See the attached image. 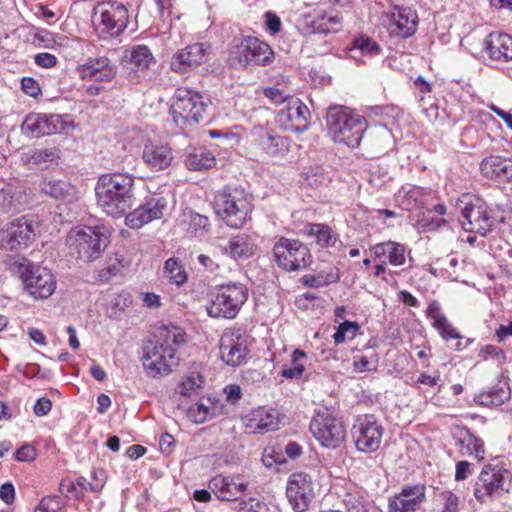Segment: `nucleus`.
<instances>
[{"label":"nucleus","instance_id":"3c124183","mask_svg":"<svg viewBox=\"0 0 512 512\" xmlns=\"http://www.w3.org/2000/svg\"><path fill=\"white\" fill-rule=\"evenodd\" d=\"M379 359L376 354L370 356L356 355L353 358L354 369L358 372L375 371L378 367Z\"/></svg>","mask_w":512,"mask_h":512},{"label":"nucleus","instance_id":"412c9836","mask_svg":"<svg viewBox=\"0 0 512 512\" xmlns=\"http://www.w3.org/2000/svg\"><path fill=\"white\" fill-rule=\"evenodd\" d=\"M387 17L389 20L387 29L391 35L408 38L416 33L419 17L415 9L395 6Z\"/></svg>","mask_w":512,"mask_h":512},{"label":"nucleus","instance_id":"4be33fe9","mask_svg":"<svg viewBox=\"0 0 512 512\" xmlns=\"http://www.w3.org/2000/svg\"><path fill=\"white\" fill-rule=\"evenodd\" d=\"M220 357L228 366L242 365L247 356V347L242 335L237 332H225L219 344Z\"/></svg>","mask_w":512,"mask_h":512},{"label":"nucleus","instance_id":"de8ad7c7","mask_svg":"<svg viewBox=\"0 0 512 512\" xmlns=\"http://www.w3.org/2000/svg\"><path fill=\"white\" fill-rule=\"evenodd\" d=\"M381 51L380 46L371 38L359 37L354 40L353 47L351 49V56L355 58L357 52L363 55H378Z\"/></svg>","mask_w":512,"mask_h":512},{"label":"nucleus","instance_id":"c756f323","mask_svg":"<svg viewBox=\"0 0 512 512\" xmlns=\"http://www.w3.org/2000/svg\"><path fill=\"white\" fill-rule=\"evenodd\" d=\"M342 16L333 10L318 11L314 18L306 16L304 27L310 33H331L338 32L342 28Z\"/></svg>","mask_w":512,"mask_h":512},{"label":"nucleus","instance_id":"aec40b11","mask_svg":"<svg viewBox=\"0 0 512 512\" xmlns=\"http://www.w3.org/2000/svg\"><path fill=\"white\" fill-rule=\"evenodd\" d=\"M76 72L85 81L110 82L117 75V66L107 56L89 57Z\"/></svg>","mask_w":512,"mask_h":512},{"label":"nucleus","instance_id":"cd10ccee","mask_svg":"<svg viewBox=\"0 0 512 512\" xmlns=\"http://www.w3.org/2000/svg\"><path fill=\"white\" fill-rule=\"evenodd\" d=\"M207 48L202 43L188 45L179 50L171 59L170 67L177 73H184L206 61Z\"/></svg>","mask_w":512,"mask_h":512},{"label":"nucleus","instance_id":"5701e85b","mask_svg":"<svg viewBox=\"0 0 512 512\" xmlns=\"http://www.w3.org/2000/svg\"><path fill=\"white\" fill-rule=\"evenodd\" d=\"M425 486H404L401 491L389 498V512H415L425 500Z\"/></svg>","mask_w":512,"mask_h":512},{"label":"nucleus","instance_id":"e433bc0d","mask_svg":"<svg viewBox=\"0 0 512 512\" xmlns=\"http://www.w3.org/2000/svg\"><path fill=\"white\" fill-rule=\"evenodd\" d=\"M461 506L460 497L451 490H436L427 512H459Z\"/></svg>","mask_w":512,"mask_h":512},{"label":"nucleus","instance_id":"f704fd0d","mask_svg":"<svg viewBox=\"0 0 512 512\" xmlns=\"http://www.w3.org/2000/svg\"><path fill=\"white\" fill-rule=\"evenodd\" d=\"M459 452L464 457H473L477 461L485 459V448L483 441L472 434L469 430L464 429L460 432V436L456 441Z\"/></svg>","mask_w":512,"mask_h":512},{"label":"nucleus","instance_id":"393cba45","mask_svg":"<svg viewBox=\"0 0 512 512\" xmlns=\"http://www.w3.org/2000/svg\"><path fill=\"white\" fill-rule=\"evenodd\" d=\"M172 148L165 143L148 141L142 151L144 164L154 172L167 169L173 162Z\"/></svg>","mask_w":512,"mask_h":512},{"label":"nucleus","instance_id":"a211bd4d","mask_svg":"<svg viewBox=\"0 0 512 512\" xmlns=\"http://www.w3.org/2000/svg\"><path fill=\"white\" fill-rule=\"evenodd\" d=\"M167 209V200L163 196L152 195L139 207L126 214L125 224L131 229H139L145 224L160 219Z\"/></svg>","mask_w":512,"mask_h":512},{"label":"nucleus","instance_id":"ea45409f","mask_svg":"<svg viewBox=\"0 0 512 512\" xmlns=\"http://www.w3.org/2000/svg\"><path fill=\"white\" fill-rule=\"evenodd\" d=\"M259 146L272 156L280 155L287 150L286 139L271 132L261 131L258 137Z\"/></svg>","mask_w":512,"mask_h":512},{"label":"nucleus","instance_id":"423d86ee","mask_svg":"<svg viewBox=\"0 0 512 512\" xmlns=\"http://www.w3.org/2000/svg\"><path fill=\"white\" fill-rule=\"evenodd\" d=\"M274 52L270 46L256 37L247 36L234 39L228 56V63L235 69L255 64L266 66L272 63Z\"/></svg>","mask_w":512,"mask_h":512},{"label":"nucleus","instance_id":"9b49d317","mask_svg":"<svg viewBox=\"0 0 512 512\" xmlns=\"http://www.w3.org/2000/svg\"><path fill=\"white\" fill-rule=\"evenodd\" d=\"M510 472L498 465L487 464L482 468L474 487V495L481 503L498 499L511 487Z\"/></svg>","mask_w":512,"mask_h":512},{"label":"nucleus","instance_id":"603ef678","mask_svg":"<svg viewBox=\"0 0 512 512\" xmlns=\"http://www.w3.org/2000/svg\"><path fill=\"white\" fill-rule=\"evenodd\" d=\"M204 380L200 374H192L186 377L178 387L182 396H191L196 393L202 386Z\"/></svg>","mask_w":512,"mask_h":512},{"label":"nucleus","instance_id":"4c0bfd02","mask_svg":"<svg viewBox=\"0 0 512 512\" xmlns=\"http://www.w3.org/2000/svg\"><path fill=\"white\" fill-rule=\"evenodd\" d=\"M185 165L192 171L207 170L216 165V158L204 147L192 148L186 155Z\"/></svg>","mask_w":512,"mask_h":512},{"label":"nucleus","instance_id":"b1692460","mask_svg":"<svg viewBox=\"0 0 512 512\" xmlns=\"http://www.w3.org/2000/svg\"><path fill=\"white\" fill-rule=\"evenodd\" d=\"M211 492L221 501H234L247 489L240 475H217L208 484Z\"/></svg>","mask_w":512,"mask_h":512},{"label":"nucleus","instance_id":"6ab92c4d","mask_svg":"<svg viewBox=\"0 0 512 512\" xmlns=\"http://www.w3.org/2000/svg\"><path fill=\"white\" fill-rule=\"evenodd\" d=\"M65 128V122L57 114L29 113L24 118L21 131L28 137H40L59 133Z\"/></svg>","mask_w":512,"mask_h":512},{"label":"nucleus","instance_id":"ddd939ff","mask_svg":"<svg viewBox=\"0 0 512 512\" xmlns=\"http://www.w3.org/2000/svg\"><path fill=\"white\" fill-rule=\"evenodd\" d=\"M36 227L30 216L11 220L0 230V248L13 251L28 247L35 239Z\"/></svg>","mask_w":512,"mask_h":512},{"label":"nucleus","instance_id":"1a4fd4ad","mask_svg":"<svg viewBox=\"0 0 512 512\" xmlns=\"http://www.w3.org/2000/svg\"><path fill=\"white\" fill-rule=\"evenodd\" d=\"M207 107V103L199 92L180 87L175 92L170 115L175 125L184 128L202 121Z\"/></svg>","mask_w":512,"mask_h":512},{"label":"nucleus","instance_id":"0e129e2a","mask_svg":"<svg viewBox=\"0 0 512 512\" xmlns=\"http://www.w3.org/2000/svg\"><path fill=\"white\" fill-rule=\"evenodd\" d=\"M34 61L40 67L52 68L56 65L57 58L55 55L51 53L44 52L36 54L34 57Z\"/></svg>","mask_w":512,"mask_h":512},{"label":"nucleus","instance_id":"39448f33","mask_svg":"<svg viewBox=\"0 0 512 512\" xmlns=\"http://www.w3.org/2000/svg\"><path fill=\"white\" fill-rule=\"evenodd\" d=\"M214 210L227 226L238 229L246 223L252 205L243 191L223 189L214 197Z\"/></svg>","mask_w":512,"mask_h":512},{"label":"nucleus","instance_id":"09e8293b","mask_svg":"<svg viewBox=\"0 0 512 512\" xmlns=\"http://www.w3.org/2000/svg\"><path fill=\"white\" fill-rule=\"evenodd\" d=\"M359 325L356 322L344 321L339 324L336 332L333 334L335 344H342L347 340H352L356 337Z\"/></svg>","mask_w":512,"mask_h":512},{"label":"nucleus","instance_id":"7ed1b4c3","mask_svg":"<svg viewBox=\"0 0 512 512\" xmlns=\"http://www.w3.org/2000/svg\"><path fill=\"white\" fill-rule=\"evenodd\" d=\"M328 134L335 143L357 147L367 128L366 119L345 106L330 107L327 111Z\"/></svg>","mask_w":512,"mask_h":512},{"label":"nucleus","instance_id":"20e7f679","mask_svg":"<svg viewBox=\"0 0 512 512\" xmlns=\"http://www.w3.org/2000/svg\"><path fill=\"white\" fill-rule=\"evenodd\" d=\"M12 266L21 278L24 290L33 299H47L54 293L56 280L48 268L34 264L26 258L16 259Z\"/></svg>","mask_w":512,"mask_h":512},{"label":"nucleus","instance_id":"5fc2aeb1","mask_svg":"<svg viewBox=\"0 0 512 512\" xmlns=\"http://www.w3.org/2000/svg\"><path fill=\"white\" fill-rule=\"evenodd\" d=\"M432 326L439 332L441 337L445 341L451 339H461L460 333L453 327V325L447 320V318H438L436 323H432Z\"/></svg>","mask_w":512,"mask_h":512},{"label":"nucleus","instance_id":"13d9d810","mask_svg":"<svg viewBox=\"0 0 512 512\" xmlns=\"http://www.w3.org/2000/svg\"><path fill=\"white\" fill-rule=\"evenodd\" d=\"M264 95L274 104L288 102L291 98L287 91L277 87H267L264 89Z\"/></svg>","mask_w":512,"mask_h":512},{"label":"nucleus","instance_id":"49530a36","mask_svg":"<svg viewBox=\"0 0 512 512\" xmlns=\"http://www.w3.org/2000/svg\"><path fill=\"white\" fill-rule=\"evenodd\" d=\"M21 198V193L8 185L0 190V207L6 212L16 209L21 204Z\"/></svg>","mask_w":512,"mask_h":512},{"label":"nucleus","instance_id":"a878e982","mask_svg":"<svg viewBox=\"0 0 512 512\" xmlns=\"http://www.w3.org/2000/svg\"><path fill=\"white\" fill-rule=\"evenodd\" d=\"M279 118L287 122V129L303 132L309 127L311 113L300 99L290 98L286 108L279 112Z\"/></svg>","mask_w":512,"mask_h":512},{"label":"nucleus","instance_id":"37998d69","mask_svg":"<svg viewBox=\"0 0 512 512\" xmlns=\"http://www.w3.org/2000/svg\"><path fill=\"white\" fill-rule=\"evenodd\" d=\"M308 235L316 239V242L323 247H330L336 243V235L332 229L325 224H309Z\"/></svg>","mask_w":512,"mask_h":512},{"label":"nucleus","instance_id":"052dcab7","mask_svg":"<svg viewBox=\"0 0 512 512\" xmlns=\"http://www.w3.org/2000/svg\"><path fill=\"white\" fill-rule=\"evenodd\" d=\"M92 482H90L89 490L93 492L100 491L106 483V473L102 469H95L92 471Z\"/></svg>","mask_w":512,"mask_h":512},{"label":"nucleus","instance_id":"a18cd8bd","mask_svg":"<svg viewBox=\"0 0 512 512\" xmlns=\"http://www.w3.org/2000/svg\"><path fill=\"white\" fill-rule=\"evenodd\" d=\"M344 504L348 512H375L372 503L361 492L348 493Z\"/></svg>","mask_w":512,"mask_h":512},{"label":"nucleus","instance_id":"774afa93","mask_svg":"<svg viewBox=\"0 0 512 512\" xmlns=\"http://www.w3.org/2000/svg\"><path fill=\"white\" fill-rule=\"evenodd\" d=\"M0 499L7 505L14 502L15 489L12 483L7 482L0 487Z\"/></svg>","mask_w":512,"mask_h":512},{"label":"nucleus","instance_id":"f03ea898","mask_svg":"<svg viewBox=\"0 0 512 512\" xmlns=\"http://www.w3.org/2000/svg\"><path fill=\"white\" fill-rule=\"evenodd\" d=\"M110 230L104 225L77 226L66 237V244L71 256L85 263L98 259L107 248Z\"/></svg>","mask_w":512,"mask_h":512},{"label":"nucleus","instance_id":"6e6d98bb","mask_svg":"<svg viewBox=\"0 0 512 512\" xmlns=\"http://www.w3.org/2000/svg\"><path fill=\"white\" fill-rule=\"evenodd\" d=\"M187 415L193 422L203 423L209 415V406L203 400H200L188 408Z\"/></svg>","mask_w":512,"mask_h":512},{"label":"nucleus","instance_id":"473e14b6","mask_svg":"<svg viewBox=\"0 0 512 512\" xmlns=\"http://www.w3.org/2000/svg\"><path fill=\"white\" fill-rule=\"evenodd\" d=\"M480 169L489 179L509 180L512 178V159L491 155L482 160Z\"/></svg>","mask_w":512,"mask_h":512},{"label":"nucleus","instance_id":"0eeeda50","mask_svg":"<svg viewBox=\"0 0 512 512\" xmlns=\"http://www.w3.org/2000/svg\"><path fill=\"white\" fill-rule=\"evenodd\" d=\"M129 21L128 9L119 1H102L93 9L92 23L102 39L118 37Z\"/></svg>","mask_w":512,"mask_h":512},{"label":"nucleus","instance_id":"2eb2a0df","mask_svg":"<svg viewBox=\"0 0 512 512\" xmlns=\"http://www.w3.org/2000/svg\"><path fill=\"white\" fill-rule=\"evenodd\" d=\"M273 254L279 267L287 271L304 269L311 263L309 249L294 239H279L274 245Z\"/></svg>","mask_w":512,"mask_h":512},{"label":"nucleus","instance_id":"f8f14e48","mask_svg":"<svg viewBox=\"0 0 512 512\" xmlns=\"http://www.w3.org/2000/svg\"><path fill=\"white\" fill-rule=\"evenodd\" d=\"M309 428L316 440L329 449L339 447L346 437L345 426L327 408L316 410Z\"/></svg>","mask_w":512,"mask_h":512},{"label":"nucleus","instance_id":"72a5a7b5","mask_svg":"<svg viewBox=\"0 0 512 512\" xmlns=\"http://www.w3.org/2000/svg\"><path fill=\"white\" fill-rule=\"evenodd\" d=\"M178 226L190 237L202 239L209 232L211 225L207 216L186 210L179 217Z\"/></svg>","mask_w":512,"mask_h":512},{"label":"nucleus","instance_id":"680f3d73","mask_svg":"<svg viewBox=\"0 0 512 512\" xmlns=\"http://www.w3.org/2000/svg\"><path fill=\"white\" fill-rule=\"evenodd\" d=\"M61 502L59 497L43 498L37 508L38 512H56L60 509Z\"/></svg>","mask_w":512,"mask_h":512},{"label":"nucleus","instance_id":"9d476101","mask_svg":"<svg viewBox=\"0 0 512 512\" xmlns=\"http://www.w3.org/2000/svg\"><path fill=\"white\" fill-rule=\"evenodd\" d=\"M461 213V224L465 231L486 236L493 231L494 221L484 200L465 194L457 201Z\"/></svg>","mask_w":512,"mask_h":512},{"label":"nucleus","instance_id":"69168bd1","mask_svg":"<svg viewBox=\"0 0 512 512\" xmlns=\"http://www.w3.org/2000/svg\"><path fill=\"white\" fill-rule=\"evenodd\" d=\"M51 408L52 403L50 399L46 397H41L36 401L33 407V411L36 416L41 417L47 415L50 412Z\"/></svg>","mask_w":512,"mask_h":512},{"label":"nucleus","instance_id":"e2e57ef3","mask_svg":"<svg viewBox=\"0 0 512 512\" xmlns=\"http://www.w3.org/2000/svg\"><path fill=\"white\" fill-rule=\"evenodd\" d=\"M21 88L25 94L34 98L41 93L38 82L30 77H24L22 79Z\"/></svg>","mask_w":512,"mask_h":512},{"label":"nucleus","instance_id":"c03bdc74","mask_svg":"<svg viewBox=\"0 0 512 512\" xmlns=\"http://www.w3.org/2000/svg\"><path fill=\"white\" fill-rule=\"evenodd\" d=\"M130 63L139 69H147L154 61V57L149 48L145 45L134 46L131 51L125 55Z\"/></svg>","mask_w":512,"mask_h":512},{"label":"nucleus","instance_id":"8fccbe9b","mask_svg":"<svg viewBox=\"0 0 512 512\" xmlns=\"http://www.w3.org/2000/svg\"><path fill=\"white\" fill-rule=\"evenodd\" d=\"M123 268V260L115 255L107 260L106 266L99 271L98 278L102 282H108L113 276L121 273Z\"/></svg>","mask_w":512,"mask_h":512},{"label":"nucleus","instance_id":"58836bf2","mask_svg":"<svg viewBox=\"0 0 512 512\" xmlns=\"http://www.w3.org/2000/svg\"><path fill=\"white\" fill-rule=\"evenodd\" d=\"M186 342V333L178 326H163L158 331V344L164 349L176 350Z\"/></svg>","mask_w":512,"mask_h":512},{"label":"nucleus","instance_id":"7c9ffc66","mask_svg":"<svg viewBox=\"0 0 512 512\" xmlns=\"http://www.w3.org/2000/svg\"><path fill=\"white\" fill-rule=\"evenodd\" d=\"M484 48L492 60L504 62L512 60V37L506 33H490L484 40Z\"/></svg>","mask_w":512,"mask_h":512},{"label":"nucleus","instance_id":"2f4dec72","mask_svg":"<svg viewBox=\"0 0 512 512\" xmlns=\"http://www.w3.org/2000/svg\"><path fill=\"white\" fill-rule=\"evenodd\" d=\"M41 191L55 200L72 203L78 200V190L70 182L53 177L44 178Z\"/></svg>","mask_w":512,"mask_h":512},{"label":"nucleus","instance_id":"c85d7f7f","mask_svg":"<svg viewBox=\"0 0 512 512\" xmlns=\"http://www.w3.org/2000/svg\"><path fill=\"white\" fill-rule=\"evenodd\" d=\"M223 255L235 261L246 260L254 255L256 244L252 237L246 233H238L232 236L226 245L214 243Z\"/></svg>","mask_w":512,"mask_h":512},{"label":"nucleus","instance_id":"4468645a","mask_svg":"<svg viewBox=\"0 0 512 512\" xmlns=\"http://www.w3.org/2000/svg\"><path fill=\"white\" fill-rule=\"evenodd\" d=\"M351 435L358 451L372 453L380 447L383 427L374 415H360L352 425Z\"/></svg>","mask_w":512,"mask_h":512},{"label":"nucleus","instance_id":"c9c22d12","mask_svg":"<svg viewBox=\"0 0 512 512\" xmlns=\"http://www.w3.org/2000/svg\"><path fill=\"white\" fill-rule=\"evenodd\" d=\"M371 251L375 258H387L388 262L393 266H401L406 261L405 247L398 242L387 241L378 243L371 247Z\"/></svg>","mask_w":512,"mask_h":512},{"label":"nucleus","instance_id":"864d4df0","mask_svg":"<svg viewBox=\"0 0 512 512\" xmlns=\"http://www.w3.org/2000/svg\"><path fill=\"white\" fill-rule=\"evenodd\" d=\"M58 158L57 150L52 149H37L32 151L28 163L33 165H46L51 163Z\"/></svg>","mask_w":512,"mask_h":512},{"label":"nucleus","instance_id":"bb28decb","mask_svg":"<svg viewBox=\"0 0 512 512\" xmlns=\"http://www.w3.org/2000/svg\"><path fill=\"white\" fill-rule=\"evenodd\" d=\"M245 433L264 434L278 427V418L273 410L259 407L242 417Z\"/></svg>","mask_w":512,"mask_h":512},{"label":"nucleus","instance_id":"f3484780","mask_svg":"<svg viewBox=\"0 0 512 512\" xmlns=\"http://www.w3.org/2000/svg\"><path fill=\"white\" fill-rule=\"evenodd\" d=\"M177 364L178 358L174 354V350H166L157 344L144 349L142 365L149 377L156 378L167 375Z\"/></svg>","mask_w":512,"mask_h":512},{"label":"nucleus","instance_id":"dca6fc26","mask_svg":"<svg viewBox=\"0 0 512 512\" xmlns=\"http://www.w3.org/2000/svg\"><path fill=\"white\" fill-rule=\"evenodd\" d=\"M316 483L304 472H296L289 476L286 495L295 512H306L315 498Z\"/></svg>","mask_w":512,"mask_h":512},{"label":"nucleus","instance_id":"6e6552de","mask_svg":"<svg viewBox=\"0 0 512 512\" xmlns=\"http://www.w3.org/2000/svg\"><path fill=\"white\" fill-rule=\"evenodd\" d=\"M248 299V290L241 283L223 284L214 289L207 305V313L213 318L233 319Z\"/></svg>","mask_w":512,"mask_h":512},{"label":"nucleus","instance_id":"4d7b16f0","mask_svg":"<svg viewBox=\"0 0 512 512\" xmlns=\"http://www.w3.org/2000/svg\"><path fill=\"white\" fill-rule=\"evenodd\" d=\"M262 462L266 467H272L274 464H284L286 462V459L280 452H277L273 447H267L263 452Z\"/></svg>","mask_w":512,"mask_h":512},{"label":"nucleus","instance_id":"f257e3e1","mask_svg":"<svg viewBox=\"0 0 512 512\" xmlns=\"http://www.w3.org/2000/svg\"><path fill=\"white\" fill-rule=\"evenodd\" d=\"M94 190L97 207L114 218L126 215L136 200L135 177L129 173L101 174Z\"/></svg>","mask_w":512,"mask_h":512},{"label":"nucleus","instance_id":"338daca9","mask_svg":"<svg viewBox=\"0 0 512 512\" xmlns=\"http://www.w3.org/2000/svg\"><path fill=\"white\" fill-rule=\"evenodd\" d=\"M15 457L18 461H32L36 457V451L31 445H23L20 447L15 454Z\"/></svg>","mask_w":512,"mask_h":512},{"label":"nucleus","instance_id":"a19ab883","mask_svg":"<svg viewBox=\"0 0 512 512\" xmlns=\"http://www.w3.org/2000/svg\"><path fill=\"white\" fill-rule=\"evenodd\" d=\"M307 354L300 349H296L291 354V362L282 369V376L286 379L300 378L305 371Z\"/></svg>","mask_w":512,"mask_h":512},{"label":"nucleus","instance_id":"bf43d9fd","mask_svg":"<svg viewBox=\"0 0 512 512\" xmlns=\"http://www.w3.org/2000/svg\"><path fill=\"white\" fill-rule=\"evenodd\" d=\"M375 139L382 148H388L392 144V133L386 126H378L374 131Z\"/></svg>","mask_w":512,"mask_h":512},{"label":"nucleus","instance_id":"79ce46f5","mask_svg":"<svg viewBox=\"0 0 512 512\" xmlns=\"http://www.w3.org/2000/svg\"><path fill=\"white\" fill-rule=\"evenodd\" d=\"M164 275L169 281L177 286H181L186 283L188 275L187 272L177 258H169L166 260L164 265Z\"/></svg>","mask_w":512,"mask_h":512}]
</instances>
